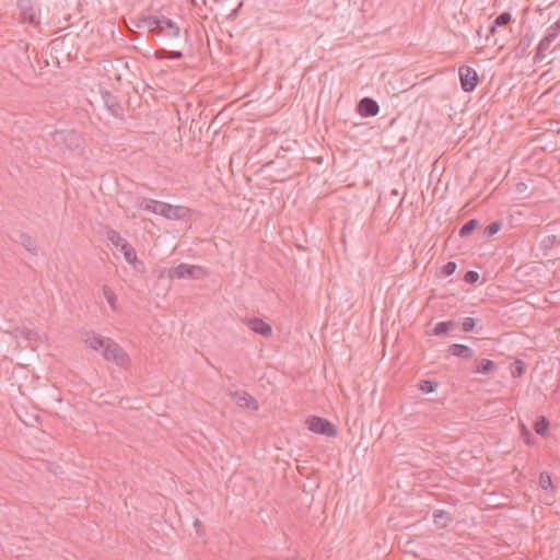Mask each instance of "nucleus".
<instances>
[{
	"label": "nucleus",
	"instance_id": "30",
	"mask_svg": "<svg viewBox=\"0 0 560 560\" xmlns=\"http://www.w3.org/2000/svg\"><path fill=\"white\" fill-rule=\"evenodd\" d=\"M559 35H560V18L557 20L556 23H553L551 26L548 27L546 36L555 42Z\"/></svg>",
	"mask_w": 560,
	"mask_h": 560
},
{
	"label": "nucleus",
	"instance_id": "4",
	"mask_svg": "<svg viewBox=\"0 0 560 560\" xmlns=\"http://www.w3.org/2000/svg\"><path fill=\"white\" fill-rule=\"evenodd\" d=\"M190 210L184 206H173L160 201L156 207L155 214H160L168 220H185L189 215Z\"/></svg>",
	"mask_w": 560,
	"mask_h": 560
},
{
	"label": "nucleus",
	"instance_id": "39",
	"mask_svg": "<svg viewBox=\"0 0 560 560\" xmlns=\"http://www.w3.org/2000/svg\"><path fill=\"white\" fill-rule=\"evenodd\" d=\"M522 428H523L524 434H525V435H527V436H529V435H530V433H529V431L525 428V425H522Z\"/></svg>",
	"mask_w": 560,
	"mask_h": 560
},
{
	"label": "nucleus",
	"instance_id": "16",
	"mask_svg": "<svg viewBox=\"0 0 560 560\" xmlns=\"http://www.w3.org/2000/svg\"><path fill=\"white\" fill-rule=\"evenodd\" d=\"M498 369V365L495 362L489 359H481L478 361L475 373L482 374V375H490L494 373Z\"/></svg>",
	"mask_w": 560,
	"mask_h": 560
},
{
	"label": "nucleus",
	"instance_id": "11",
	"mask_svg": "<svg viewBox=\"0 0 560 560\" xmlns=\"http://www.w3.org/2000/svg\"><path fill=\"white\" fill-rule=\"evenodd\" d=\"M102 101L108 113L117 118H122L124 108L117 98L109 92L102 93Z\"/></svg>",
	"mask_w": 560,
	"mask_h": 560
},
{
	"label": "nucleus",
	"instance_id": "34",
	"mask_svg": "<svg viewBox=\"0 0 560 560\" xmlns=\"http://www.w3.org/2000/svg\"><path fill=\"white\" fill-rule=\"evenodd\" d=\"M479 280V273L474 270H468L464 275V281L469 284H474Z\"/></svg>",
	"mask_w": 560,
	"mask_h": 560
},
{
	"label": "nucleus",
	"instance_id": "26",
	"mask_svg": "<svg viewBox=\"0 0 560 560\" xmlns=\"http://www.w3.org/2000/svg\"><path fill=\"white\" fill-rule=\"evenodd\" d=\"M501 228L502 224L500 221H493L483 229L482 234L485 237H492L501 230Z\"/></svg>",
	"mask_w": 560,
	"mask_h": 560
},
{
	"label": "nucleus",
	"instance_id": "41",
	"mask_svg": "<svg viewBox=\"0 0 560 560\" xmlns=\"http://www.w3.org/2000/svg\"><path fill=\"white\" fill-rule=\"evenodd\" d=\"M284 560H298L296 558H287Z\"/></svg>",
	"mask_w": 560,
	"mask_h": 560
},
{
	"label": "nucleus",
	"instance_id": "18",
	"mask_svg": "<svg viewBox=\"0 0 560 560\" xmlns=\"http://www.w3.org/2000/svg\"><path fill=\"white\" fill-rule=\"evenodd\" d=\"M159 202L160 201H158V200H153V199H149V198H144V197H139L136 200V206L139 209H141V210L155 213L156 212V207H158Z\"/></svg>",
	"mask_w": 560,
	"mask_h": 560
},
{
	"label": "nucleus",
	"instance_id": "12",
	"mask_svg": "<svg viewBox=\"0 0 560 560\" xmlns=\"http://www.w3.org/2000/svg\"><path fill=\"white\" fill-rule=\"evenodd\" d=\"M247 326L250 330L264 337H269L272 334L271 326L267 322L258 317L249 318L247 320Z\"/></svg>",
	"mask_w": 560,
	"mask_h": 560
},
{
	"label": "nucleus",
	"instance_id": "37",
	"mask_svg": "<svg viewBox=\"0 0 560 560\" xmlns=\"http://www.w3.org/2000/svg\"><path fill=\"white\" fill-rule=\"evenodd\" d=\"M529 45H530V39L528 36H525L524 38H522L520 46H518V50L521 51V55L525 54V50L529 47Z\"/></svg>",
	"mask_w": 560,
	"mask_h": 560
},
{
	"label": "nucleus",
	"instance_id": "17",
	"mask_svg": "<svg viewBox=\"0 0 560 560\" xmlns=\"http://www.w3.org/2000/svg\"><path fill=\"white\" fill-rule=\"evenodd\" d=\"M452 520V515L447 511L435 510L433 512V522L440 528H445Z\"/></svg>",
	"mask_w": 560,
	"mask_h": 560
},
{
	"label": "nucleus",
	"instance_id": "36",
	"mask_svg": "<svg viewBox=\"0 0 560 560\" xmlns=\"http://www.w3.org/2000/svg\"><path fill=\"white\" fill-rule=\"evenodd\" d=\"M103 294H104V296H105L106 301H107L112 306H114V302H115V300H116V295H115L114 291H113L110 288H108V287H104V288H103Z\"/></svg>",
	"mask_w": 560,
	"mask_h": 560
},
{
	"label": "nucleus",
	"instance_id": "29",
	"mask_svg": "<svg viewBox=\"0 0 560 560\" xmlns=\"http://www.w3.org/2000/svg\"><path fill=\"white\" fill-rule=\"evenodd\" d=\"M525 372V363L522 360H515L511 374L514 378L521 377Z\"/></svg>",
	"mask_w": 560,
	"mask_h": 560
},
{
	"label": "nucleus",
	"instance_id": "13",
	"mask_svg": "<svg viewBox=\"0 0 560 560\" xmlns=\"http://www.w3.org/2000/svg\"><path fill=\"white\" fill-rule=\"evenodd\" d=\"M447 351L450 354L460 359H471L475 353L470 347L460 343L451 345Z\"/></svg>",
	"mask_w": 560,
	"mask_h": 560
},
{
	"label": "nucleus",
	"instance_id": "22",
	"mask_svg": "<svg viewBox=\"0 0 560 560\" xmlns=\"http://www.w3.org/2000/svg\"><path fill=\"white\" fill-rule=\"evenodd\" d=\"M549 425V420L545 416H539L534 422V430L538 435L545 436L548 432Z\"/></svg>",
	"mask_w": 560,
	"mask_h": 560
},
{
	"label": "nucleus",
	"instance_id": "27",
	"mask_svg": "<svg viewBox=\"0 0 560 560\" xmlns=\"http://www.w3.org/2000/svg\"><path fill=\"white\" fill-rule=\"evenodd\" d=\"M438 382L435 381H432V380H423L420 382L419 384V389L425 394H430V393H433L435 392V389L438 388Z\"/></svg>",
	"mask_w": 560,
	"mask_h": 560
},
{
	"label": "nucleus",
	"instance_id": "3",
	"mask_svg": "<svg viewBox=\"0 0 560 560\" xmlns=\"http://www.w3.org/2000/svg\"><path fill=\"white\" fill-rule=\"evenodd\" d=\"M306 423L308 429L316 434L328 438H335L338 434L336 427L326 418L313 416L307 419Z\"/></svg>",
	"mask_w": 560,
	"mask_h": 560
},
{
	"label": "nucleus",
	"instance_id": "10",
	"mask_svg": "<svg viewBox=\"0 0 560 560\" xmlns=\"http://www.w3.org/2000/svg\"><path fill=\"white\" fill-rule=\"evenodd\" d=\"M380 106L375 100L372 97H363L359 101L357 105V112L362 117H374L378 114Z\"/></svg>",
	"mask_w": 560,
	"mask_h": 560
},
{
	"label": "nucleus",
	"instance_id": "9",
	"mask_svg": "<svg viewBox=\"0 0 560 560\" xmlns=\"http://www.w3.org/2000/svg\"><path fill=\"white\" fill-rule=\"evenodd\" d=\"M159 28L158 36L166 37V38H175L179 36L180 28L179 26L173 22L171 19L166 16L159 18Z\"/></svg>",
	"mask_w": 560,
	"mask_h": 560
},
{
	"label": "nucleus",
	"instance_id": "21",
	"mask_svg": "<svg viewBox=\"0 0 560 560\" xmlns=\"http://www.w3.org/2000/svg\"><path fill=\"white\" fill-rule=\"evenodd\" d=\"M106 238L115 246L122 248V244H127V240H125L119 232L114 229H108L106 231Z\"/></svg>",
	"mask_w": 560,
	"mask_h": 560
},
{
	"label": "nucleus",
	"instance_id": "35",
	"mask_svg": "<svg viewBox=\"0 0 560 560\" xmlns=\"http://www.w3.org/2000/svg\"><path fill=\"white\" fill-rule=\"evenodd\" d=\"M457 265L454 261L446 262L443 268L442 272L444 276L448 277L452 276L456 271Z\"/></svg>",
	"mask_w": 560,
	"mask_h": 560
},
{
	"label": "nucleus",
	"instance_id": "20",
	"mask_svg": "<svg viewBox=\"0 0 560 560\" xmlns=\"http://www.w3.org/2000/svg\"><path fill=\"white\" fill-rule=\"evenodd\" d=\"M16 242H19L27 252L34 255L37 253L35 241L28 234L20 233Z\"/></svg>",
	"mask_w": 560,
	"mask_h": 560
},
{
	"label": "nucleus",
	"instance_id": "14",
	"mask_svg": "<svg viewBox=\"0 0 560 560\" xmlns=\"http://www.w3.org/2000/svg\"><path fill=\"white\" fill-rule=\"evenodd\" d=\"M159 16H144L139 20V23L137 26L142 30H147L149 33H152L154 35H158V28H159Z\"/></svg>",
	"mask_w": 560,
	"mask_h": 560
},
{
	"label": "nucleus",
	"instance_id": "1",
	"mask_svg": "<svg viewBox=\"0 0 560 560\" xmlns=\"http://www.w3.org/2000/svg\"><path fill=\"white\" fill-rule=\"evenodd\" d=\"M81 340L86 347L101 353L106 361H113L118 366L125 368L130 362L127 352L112 338L103 337L95 331H84Z\"/></svg>",
	"mask_w": 560,
	"mask_h": 560
},
{
	"label": "nucleus",
	"instance_id": "19",
	"mask_svg": "<svg viewBox=\"0 0 560 560\" xmlns=\"http://www.w3.org/2000/svg\"><path fill=\"white\" fill-rule=\"evenodd\" d=\"M457 326V323L454 320L440 322L433 328L431 335L432 336H443L446 335L451 329Z\"/></svg>",
	"mask_w": 560,
	"mask_h": 560
},
{
	"label": "nucleus",
	"instance_id": "6",
	"mask_svg": "<svg viewBox=\"0 0 560 560\" xmlns=\"http://www.w3.org/2000/svg\"><path fill=\"white\" fill-rule=\"evenodd\" d=\"M202 271V268L195 265L179 264L176 267L170 268L166 273L170 280L174 279H197Z\"/></svg>",
	"mask_w": 560,
	"mask_h": 560
},
{
	"label": "nucleus",
	"instance_id": "8",
	"mask_svg": "<svg viewBox=\"0 0 560 560\" xmlns=\"http://www.w3.org/2000/svg\"><path fill=\"white\" fill-rule=\"evenodd\" d=\"M236 405L250 410H258V401L245 390H229L228 393Z\"/></svg>",
	"mask_w": 560,
	"mask_h": 560
},
{
	"label": "nucleus",
	"instance_id": "33",
	"mask_svg": "<svg viewBox=\"0 0 560 560\" xmlns=\"http://www.w3.org/2000/svg\"><path fill=\"white\" fill-rule=\"evenodd\" d=\"M477 322L478 319L472 317L464 318V320L462 322V330L465 332H470L475 330Z\"/></svg>",
	"mask_w": 560,
	"mask_h": 560
},
{
	"label": "nucleus",
	"instance_id": "23",
	"mask_svg": "<svg viewBox=\"0 0 560 560\" xmlns=\"http://www.w3.org/2000/svg\"><path fill=\"white\" fill-rule=\"evenodd\" d=\"M154 57L156 59H182L184 55L179 50H166L161 48L154 51Z\"/></svg>",
	"mask_w": 560,
	"mask_h": 560
},
{
	"label": "nucleus",
	"instance_id": "2",
	"mask_svg": "<svg viewBox=\"0 0 560 560\" xmlns=\"http://www.w3.org/2000/svg\"><path fill=\"white\" fill-rule=\"evenodd\" d=\"M54 145L62 151L82 150L84 145L83 136L74 129H60L51 132Z\"/></svg>",
	"mask_w": 560,
	"mask_h": 560
},
{
	"label": "nucleus",
	"instance_id": "25",
	"mask_svg": "<svg viewBox=\"0 0 560 560\" xmlns=\"http://www.w3.org/2000/svg\"><path fill=\"white\" fill-rule=\"evenodd\" d=\"M479 225V221L477 219L468 220L459 230V236L466 237L470 235Z\"/></svg>",
	"mask_w": 560,
	"mask_h": 560
},
{
	"label": "nucleus",
	"instance_id": "15",
	"mask_svg": "<svg viewBox=\"0 0 560 560\" xmlns=\"http://www.w3.org/2000/svg\"><path fill=\"white\" fill-rule=\"evenodd\" d=\"M552 44L553 40L545 35L536 48V54L533 58L534 62H541L546 58V52L550 49Z\"/></svg>",
	"mask_w": 560,
	"mask_h": 560
},
{
	"label": "nucleus",
	"instance_id": "5",
	"mask_svg": "<svg viewBox=\"0 0 560 560\" xmlns=\"http://www.w3.org/2000/svg\"><path fill=\"white\" fill-rule=\"evenodd\" d=\"M18 8L20 11V19L23 23H27L33 26L39 25V9L35 4L30 0H20L18 2Z\"/></svg>",
	"mask_w": 560,
	"mask_h": 560
},
{
	"label": "nucleus",
	"instance_id": "38",
	"mask_svg": "<svg viewBox=\"0 0 560 560\" xmlns=\"http://www.w3.org/2000/svg\"><path fill=\"white\" fill-rule=\"evenodd\" d=\"M497 28H498V26H494V23H492V25L488 30V34L486 35L487 40H489L490 37L494 35Z\"/></svg>",
	"mask_w": 560,
	"mask_h": 560
},
{
	"label": "nucleus",
	"instance_id": "7",
	"mask_svg": "<svg viewBox=\"0 0 560 560\" xmlns=\"http://www.w3.org/2000/svg\"><path fill=\"white\" fill-rule=\"evenodd\" d=\"M458 74L463 91L472 92L479 82L477 71L469 66H462L458 69Z\"/></svg>",
	"mask_w": 560,
	"mask_h": 560
},
{
	"label": "nucleus",
	"instance_id": "28",
	"mask_svg": "<svg viewBox=\"0 0 560 560\" xmlns=\"http://www.w3.org/2000/svg\"><path fill=\"white\" fill-rule=\"evenodd\" d=\"M512 21V14L510 12L500 13L493 21L494 26L501 27L508 25Z\"/></svg>",
	"mask_w": 560,
	"mask_h": 560
},
{
	"label": "nucleus",
	"instance_id": "24",
	"mask_svg": "<svg viewBox=\"0 0 560 560\" xmlns=\"http://www.w3.org/2000/svg\"><path fill=\"white\" fill-rule=\"evenodd\" d=\"M124 254L125 260L128 264L135 265L138 260L135 248L129 244H122V248L120 249Z\"/></svg>",
	"mask_w": 560,
	"mask_h": 560
},
{
	"label": "nucleus",
	"instance_id": "32",
	"mask_svg": "<svg viewBox=\"0 0 560 560\" xmlns=\"http://www.w3.org/2000/svg\"><path fill=\"white\" fill-rule=\"evenodd\" d=\"M22 338H24L28 342H37L38 334L35 330L25 328L20 331Z\"/></svg>",
	"mask_w": 560,
	"mask_h": 560
},
{
	"label": "nucleus",
	"instance_id": "31",
	"mask_svg": "<svg viewBox=\"0 0 560 560\" xmlns=\"http://www.w3.org/2000/svg\"><path fill=\"white\" fill-rule=\"evenodd\" d=\"M539 486L541 489L547 490L552 487L551 476L547 471H542L539 475Z\"/></svg>",
	"mask_w": 560,
	"mask_h": 560
},
{
	"label": "nucleus",
	"instance_id": "40",
	"mask_svg": "<svg viewBox=\"0 0 560 560\" xmlns=\"http://www.w3.org/2000/svg\"><path fill=\"white\" fill-rule=\"evenodd\" d=\"M478 36H481V26L477 30Z\"/></svg>",
	"mask_w": 560,
	"mask_h": 560
}]
</instances>
